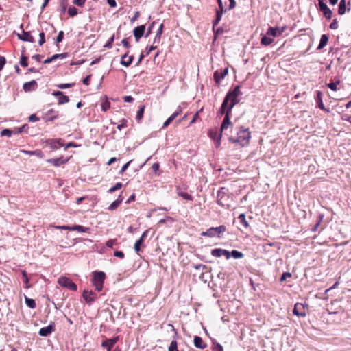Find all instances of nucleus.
I'll return each instance as SVG.
<instances>
[{
	"instance_id": "41",
	"label": "nucleus",
	"mask_w": 351,
	"mask_h": 351,
	"mask_svg": "<svg viewBox=\"0 0 351 351\" xmlns=\"http://www.w3.org/2000/svg\"><path fill=\"white\" fill-rule=\"evenodd\" d=\"M222 250L221 248H215L211 251V255L215 257H220L222 256Z\"/></svg>"
},
{
	"instance_id": "12",
	"label": "nucleus",
	"mask_w": 351,
	"mask_h": 351,
	"mask_svg": "<svg viewBox=\"0 0 351 351\" xmlns=\"http://www.w3.org/2000/svg\"><path fill=\"white\" fill-rule=\"evenodd\" d=\"M58 111L50 109L45 113L43 119H45V121H52L58 117Z\"/></svg>"
},
{
	"instance_id": "46",
	"label": "nucleus",
	"mask_w": 351,
	"mask_h": 351,
	"mask_svg": "<svg viewBox=\"0 0 351 351\" xmlns=\"http://www.w3.org/2000/svg\"><path fill=\"white\" fill-rule=\"evenodd\" d=\"M64 38V32L63 31H60L58 34V36L56 37V44L58 45V43H61L62 41Z\"/></svg>"
},
{
	"instance_id": "19",
	"label": "nucleus",
	"mask_w": 351,
	"mask_h": 351,
	"mask_svg": "<svg viewBox=\"0 0 351 351\" xmlns=\"http://www.w3.org/2000/svg\"><path fill=\"white\" fill-rule=\"evenodd\" d=\"M146 236H147V231L144 232L143 233V234L141 235V238L138 240H137L136 241V243H134V250L136 252L138 253L140 252L141 246L143 244V243L144 241V239L146 237Z\"/></svg>"
},
{
	"instance_id": "27",
	"label": "nucleus",
	"mask_w": 351,
	"mask_h": 351,
	"mask_svg": "<svg viewBox=\"0 0 351 351\" xmlns=\"http://www.w3.org/2000/svg\"><path fill=\"white\" fill-rule=\"evenodd\" d=\"M328 41V37L326 34H323L321 36L319 44L317 48V50H320L323 49L326 45Z\"/></svg>"
},
{
	"instance_id": "2",
	"label": "nucleus",
	"mask_w": 351,
	"mask_h": 351,
	"mask_svg": "<svg viewBox=\"0 0 351 351\" xmlns=\"http://www.w3.org/2000/svg\"><path fill=\"white\" fill-rule=\"evenodd\" d=\"M226 188H221L217 192V204L223 208H230L232 206V197L227 193Z\"/></svg>"
},
{
	"instance_id": "58",
	"label": "nucleus",
	"mask_w": 351,
	"mask_h": 351,
	"mask_svg": "<svg viewBox=\"0 0 351 351\" xmlns=\"http://www.w3.org/2000/svg\"><path fill=\"white\" fill-rule=\"evenodd\" d=\"M110 106V104L108 101H105V102L102 103V104H101L102 110L107 111V110L109 109Z\"/></svg>"
},
{
	"instance_id": "54",
	"label": "nucleus",
	"mask_w": 351,
	"mask_h": 351,
	"mask_svg": "<svg viewBox=\"0 0 351 351\" xmlns=\"http://www.w3.org/2000/svg\"><path fill=\"white\" fill-rule=\"evenodd\" d=\"M156 24V21H153L150 25L147 28V33L145 34V37H148L151 34H152V29L154 26V25Z\"/></svg>"
},
{
	"instance_id": "33",
	"label": "nucleus",
	"mask_w": 351,
	"mask_h": 351,
	"mask_svg": "<svg viewBox=\"0 0 351 351\" xmlns=\"http://www.w3.org/2000/svg\"><path fill=\"white\" fill-rule=\"evenodd\" d=\"M346 10V0H340L338 8V13L340 15L345 14Z\"/></svg>"
},
{
	"instance_id": "6",
	"label": "nucleus",
	"mask_w": 351,
	"mask_h": 351,
	"mask_svg": "<svg viewBox=\"0 0 351 351\" xmlns=\"http://www.w3.org/2000/svg\"><path fill=\"white\" fill-rule=\"evenodd\" d=\"M231 114H232V112L228 111L224 117V119H223V120L222 121V123H221V125L220 133L219 134V138H221V134H222L223 130H227L228 128L232 127V123L230 121Z\"/></svg>"
},
{
	"instance_id": "32",
	"label": "nucleus",
	"mask_w": 351,
	"mask_h": 351,
	"mask_svg": "<svg viewBox=\"0 0 351 351\" xmlns=\"http://www.w3.org/2000/svg\"><path fill=\"white\" fill-rule=\"evenodd\" d=\"M274 42V39L267 36V35H265L261 38V43L263 45L267 46L271 44Z\"/></svg>"
},
{
	"instance_id": "26",
	"label": "nucleus",
	"mask_w": 351,
	"mask_h": 351,
	"mask_svg": "<svg viewBox=\"0 0 351 351\" xmlns=\"http://www.w3.org/2000/svg\"><path fill=\"white\" fill-rule=\"evenodd\" d=\"M163 27H164V25L162 23L160 24V25L159 26L158 30H157V32H156V34L155 36V38L154 39V42L153 43H160V37H161V35L163 32Z\"/></svg>"
},
{
	"instance_id": "22",
	"label": "nucleus",
	"mask_w": 351,
	"mask_h": 351,
	"mask_svg": "<svg viewBox=\"0 0 351 351\" xmlns=\"http://www.w3.org/2000/svg\"><path fill=\"white\" fill-rule=\"evenodd\" d=\"M37 86V83L35 80H32L30 82H25L24 84H23V90L25 91V92H28V91H31L32 90H34V88H36Z\"/></svg>"
},
{
	"instance_id": "7",
	"label": "nucleus",
	"mask_w": 351,
	"mask_h": 351,
	"mask_svg": "<svg viewBox=\"0 0 351 351\" xmlns=\"http://www.w3.org/2000/svg\"><path fill=\"white\" fill-rule=\"evenodd\" d=\"M319 7L320 11L323 13L325 18L328 20H330L332 17V12L331 10L328 7V5L323 1H319Z\"/></svg>"
},
{
	"instance_id": "5",
	"label": "nucleus",
	"mask_w": 351,
	"mask_h": 351,
	"mask_svg": "<svg viewBox=\"0 0 351 351\" xmlns=\"http://www.w3.org/2000/svg\"><path fill=\"white\" fill-rule=\"evenodd\" d=\"M58 283L63 287L67 288L72 291H77V285L73 282V280L66 276H61L58 280Z\"/></svg>"
},
{
	"instance_id": "43",
	"label": "nucleus",
	"mask_w": 351,
	"mask_h": 351,
	"mask_svg": "<svg viewBox=\"0 0 351 351\" xmlns=\"http://www.w3.org/2000/svg\"><path fill=\"white\" fill-rule=\"evenodd\" d=\"M121 187H122V184L121 182H117V183L115 184V185L114 186L111 187L108 190V193H112L115 191H117V190L120 189Z\"/></svg>"
},
{
	"instance_id": "59",
	"label": "nucleus",
	"mask_w": 351,
	"mask_h": 351,
	"mask_svg": "<svg viewBox=\"0 0 351 351\" xmlns=\"http://www.w3.org/2000/svg\"><path fill=\"white\" fill-rule=\"evenodd\" d=\"M114 256L120 258H123L125 256L124 253L122 251L118 250L114 251Z\"/></svg>"
},
{
	"instance_id": "29",
	"label": "nucleus",
	"mask_w": 351,
	"mask_h": 351,
	"mask_svg": "<svg viewBox=\"0 0 351 351\" xmlns=\"http://www.w3.org/2000/svg\"><path fill=\"white\" fill-rule=\"evenodd\" d=\"M177 194L178 196L182 197L184 199H186V200H192L193 199V197L191 195L188 194L186 192L181 191L179 187L177 188Z\"/></svg>"
},
{
	"instance_id": "38",
	"label": "nucleus",
	"mask_w": 351,
	"mask_h": 351,
	"mask_svg": "<svg viewBox=\"0 0 351 351\" xmlns=\"http://www.w3.org/2000/svg\"><path fill=\"white\" fill-rule=\"evenodd\" d=\"M27 57L24 55V50L22 51V54L20 60V64L23 67H26L28 65Z\"/></svg>"
},
{
	"instance_id": "48",
	"label": "nucleus",
	"mask_w": 351,
	"mask_h": 351,
	"mask_svg": "<svg viewBox=\"0 0 351 351\" xmlns=\"http://www.w3.org/2000/svg\"><path fill=\"white\" fill-rule=\"evenodd\" d=\"M177 346H178L177 341L173 340L171 342L170 346L168 348V350L169 351H176L178 349Z\"/></svg>"
},
{
	"instance_id": "61",
	"label": "nucleus",
	"mask_w": 351,
	"mask_h": 351,
	"mask_svg": "<svg viewBox=\"0 0 351 351\" xmlns=\"http://www.w3.org/2000/svg\"><path fill=\"white\" fill-rule=\"evenodd\" d=\"M228 112V108H223L222 107L220 108L217 112V116H221L223 114H226Z\"/></svg>"
},
{
	"instance_id": "24",
	"label": "nucleus",
	"mask_w": 351,
	"mask_h": 351,
	"mask_svg": "<svg viewBox=\"0 0 351 351\" xmlns=\"http://www.w3.org/2000/svg\"><path fill=\"white\" fill-rule=\"evenodd\" d=\"M226 95L230 98L231 97H239L241 95L242 92L240 90V86H236L233 90H230Z\"/></svg>"
},
{
	"instance_id": "30",
	"label": "nucleus",
	"mask_w": 351,
	"mask_h": 351,
	"mask_svg": "<svg viewBox=\"0 0 351 351\" xmlns=\"http://www.w3.org/2000/svg\"><path fill=\"white\" fill-rule=\"evenodd\" d=\"M51 145L54 149H58L64 145L63 141L60 138L53 139L51 141Z\"/></svg>"
},
{
	"instance_id": "25",
	"label": "nucleus",
	"mask_w": 351,
	"mask_h": 351,
	"mask_svg": "<svg viewBox=\"0 0 351 351\" xmlns=\"http://www.w3.org/2000/svg\"><path fill=\"white\" fill-rule=\"evenodd\" d=\"M238 221L240 225L245 229L249 228L248 221L246 220L245 215L244 213H241L238 217Z\"/></svg>"
},
{
	"instance_id": "20",
	"label": "nucleus",
	"mask_w": 351,
	"mask_h": 351,
	"mask_svg": "<svg viewBox=\"0 0 351 351\" xmlns=\"http://www.w3.org/2000/svg\"><path fill=\"white\" fill-rule=\"evenodd\" d=\"M322 93L321 91H317V97H316V101H317V106L323 110H325L326 112H329V110L326 108L323 102H322Z\"/></svg>"
},
{
	"instance_id": "50",
	"label": "nucleus",
	"mask_w": 351,
	"mask_h": 351,
	"mask_svg": "<svg viewBox=\"0 0 351 351\" xmlns=\"http://www.w3.org/2000/svg\"><path fill=\"white\" fill-rule=\"evenodd\" d=\"M340 81H337V83L330 82L327 84V86L332 90L336 91L337 90V84H339Z\"/></svg>"
},
{
	"instance_id": "10",
	"label": "nucleus",
	"mask_w": 351,
	"mask_h": 351,
	"mask_svg": "<svg viewBox=\"0 0 351 351\" xmlns=\"http://www.w3.org/2000/svg\"><path fill=\"white\" fill-rule=\"evenodd\" d=\"M119 340V336L114 337L110 339H106L101 343V346L106 348L107 351H111L114 345Z\"/></svg>"
},
{
	"instance_id": "42",
	"label": "nucleus",
	"mask_w": 351,
	"mask_h": 351,
	"mask_svg": "<svg viewBox=\"0 0 351 351\" xmlns=\"http://www.w3.org/2000/svg\"><path fill=\"white\" fill-rule=\"evenodd\" d=\"M68 14L70 16L73 17L77 14V10L74 6H71L68 9Z\"/></svg>"
},
{
	"instance_id": "63",
	"label": "nucleus",
	"mask_w": 351,
	"mask_h": 351,
	"mask_svg": "<svg viewBox=\"0 0 351 351\" xmlns=\"http://www.w3.org/2000/svg\"><path fill=\"white\" fill-rule=\"evenodd\" d=\"M222 256H225L227 259L230 258L231 256V252H229L227 250H222Z\"/></svg>"
},
{
	"instance_id": "13",
	"label": "nucleus",
	"mask_w": 351,
	"mask_h": 351,
	"mask_svg": "<svg viewBox=\"0 0 351 351\" xmlns=\"http://www.w3.org/2000/svg\"><path fill=\"white\" fill-rule=\"evenodd\" d=\"M145 31V25H141L135 27L133 30L134 36L136 42H138L140 38L144 35Z\"/></svg>"
},
{
	"instance_id": "18",
	"label": "nucleus",
	"mask_w": 351,
	"mask_h": 351,
	"mask_svg": "<svg viewBox=\"0 0 351 351\" xmlns=\"http://www.w3.org/2000/svg\"><path fill=\"white\" fill-rule=\"evenodd\" d=\"M53 330V326L50 324L46 327L41 328L38 332V334L42 337H47Z\"/></svg>"
},
{
	"instance_id": "37",
	"label": "nucleus",
	"mask_w": 351,
	"mask_h": 351,
	"mask_svg": "<svg viewBox=\"0 0 351 351\" xmlns=\"http://www.w3.org/2000/svg\"><path fill=\"white\" fill-rule=\"evenodd\" d=\"M25 303L28 307H29L30 308H36V302L34 299L29 298L26 296H25Z\"/></svg>"
},
{
	"instance_id": "14",
	"label": "nucleus",
	"mask_w": 351,
	"mask_h": 351,
	"mask_svg": "<svg viewBox=\"0 0 351 351\" xmlns=\"http://www.w3.org/2000/svg\"><path fill=\"white\" fill-rule=\"evenodd\" d=\"M69 160V158H64V157L61 156L56 158H50L47 160V162L52 164L55 167H60L61 165H64Z\"/></svg>"
},
{
	"instance_id": "45",
	"label": "nucleus",
	"mask_w": 351,
	"mask_h": 351,
	"mask_svg": "<svg viewBox=\"0 0 351 351\" xmlns=\"http://www.w3.org/2000/svg\"><path fill=\"white\" fill-rule=\"evenodd\" d=\"M323 219H324V215L319 214L318 216V221L317 222V223L315 225L314 228L312 230L313 232H315L317 230V228L319 227L320 223L322 221Z\"/></svg>"
},
{
	"instance_id": "21",
	"label": "nucleus",
	"mask_w": 351,
	"mask_h": 351,
	"mask_svg": "<svg viewBox=\"0 0 351 351\" xmlns=\"http://www.w3.org/2000/svg\"><path fill=\"white\" fill-rule=\"evenodd\" d=\"M128 51H127L123 56H121V64L125 66H129L133 60H134V56H130L128 57V60H125V59L128 57Z\"/></svg>"
},
{
	"instance_id": "8",
	"label": "nucleus",
	"mask_w": 351,
	"mask_h": 351,
	"mask_svg": "<svg viewBox=\"0 0 351 351\" xmlns=\"http://www.w3.org/2000/svg\"><path fill=\"white\" fill-rule=\"evenodd\" d=\"M286 29V27H269L266 32V34L269 36H271L274 37L279 36H280Z\"/></svg>"
},
{
	"instance_id": "44",
	"label": "nucleus",
	"mask_w": 351,
	"mask_h": 351,
	"mask_svg": "<svg viewBox=\"0 0 351 351\" xmlns=\"http://www.w3.org/2000/svg\"><path fill=\"white\" fill-rule=\"evenodd\" d=\"M114 36L112 35L110 38L109 40H108V42L104 45V47L106 48H108V49H110L112 48V43L114 42Z\"/></svg>"
},
{
	"instance_id": "57",
	"label": "nucleus",
	"mask_w": 351,
	"mask_h": 351,
	"mask_svg": "<svg viewBox=\"0 0 351 351\" xmlns=\"http://www.w3.org/2000/svg\"><path fill=\"white\" fill-rule=\"evenodd\" d=\"M338 27H339V25H338L337 20L336 19H335L332 21V22L330 23V28L332 29H338Z\"/></svg>"
},
{
	"instance_id": "39",
	"label": "nucleus",
	"mask_w": 351,
	"mask_h": 351,
	"mask_svg": "<svg viewBox=\"0 0 351 351\" xmlns=\"http://www.w3.org/2000/svg\"><path fill=\"white\" fill-rule=\"evenodd\" d=\"M231 256H232L234 258H241L244 256V254L238 250H234L231 252Z\"/></svg>"
},
{
	"instance_id": "16",
	"label": "nucleus",
	"mask_w": 351,
	"mask_h": 351,
	"mask_svg": "<svg viewBox=\"0 0 351 351\" xmlns=\"http://www.w3.org/2000/svg\"><path fill=\"white\" fill-rule=\"evenodd\" d=\"M228 74V69L221 70L220 71H216L214 73V80L217 84H219L221 80L225 77Z\"/></svg>"
},
{
	"instance_id": "64",
	"label": "nucleus",
	"mask_w": 351,
	"mask_h": 351,
	"mask_svg": "<svg viewBox=\"0 0 351 351\" xmlns=\"http://www.w3.org/2000/svg\"><path fill=\"white\" fill-rule=\"evenodd\" d=\"M342 120L351 123V115L344 114L341 117Z\"/></svg>"
},
{
	"instance_id": "56",
	"label": "nucleus",
	"mask_w": 351,
	"mask_h": 351,
	"mask_svg": "<svg viewBox=\"0 0 351 351\" xmlns=\"http://www.w3.org/2000/svg\"><path fill=\"white\" fill-rule=\"evenodd\" d=\"M127 127V120L122 119L121 123L117 125V129L121 130L123 128Z\"/></svg>"
},
{
	"instance_id": "34",
	"label": "nucleus",
	"mask_w": 351,
	"mask_h": 351,
	"mask_svg": "<svg viewBox=\"0 0 351 351\" xmlns=\"http://www.w3.org/2000/svg\"><path fill=\"white\" fill-rule=\"evenodd\" d=\"M230 101V104L228 107V111L232 112L233 107L239 102V99L238 97H231Z\"/></svg>"
},
{
	"instance_id": "49",
	"label": "nucleus",
	"mask_w": 351,
	"mask_h": 351,
	"mask_svg": "<svg viewBox=\"0 0 351 351\" xmlns=\"http://www.w3.org/2000/svg\"><path fill=\"white\" fill-rule=\"evenodd\" d=\"M12 131L10 129H3L1 132V136H7L10 137L12 135Z\"/></svg>"
},
{
	"instance_id": "62",
	"label": "nucleus",
	"mask_w": 351,
	"mask_h": 351,
	"mask_svg": "<svg viewBox=\"0 0 351 351\" xmlns=\"http://www.w3.org/2000/svg\"><path fill=\"white\" fill-rule=\"evenodd\" d=\"M115 243H116V239H110L106 242V246L108 247L112 248Z\"/></svg>"
},
{
	"instance_id": "9",
	"label": "nucleus",
	"mask_w": 351,
	"mask_h": 351,
	"mask_svg": "<svg viewBox=\"0 0 351 351\" xmlns=\"http://www.w3.org/2000/svg\"><path fill=\"white\" fill-rule=\"evenodd\" d=\"M96 295V293L93 291L84 290L82 293L83 298L89 305H91L95 301Z\"/></svg>"
},
{
	"instance_id": "1",
	"label": "nucleus",
	"mask_w": 351,
	"mask_h": 351,
	"mask_svg": "<svg viewBox=\"0 0 351 351\" xmlns=\"http://www.w3.org/2000/svg\"><path fill=\"white\" fill-rule=\"evenodd\" d=\"M237 138L230 136L229 137V141L233 143H240L243 146L248 143L251 138L248 128H245L243 126L239 128V130L237 131Z\"/></svg>"
},
{
	"instance_id": "52",
	"label": "nucleus",
	"mask_w": 351,
	"mask_h": 351,
	"mask_svg": "<svg viewBox=\"0 0 351 351\" xmlns=\"http://www.w3.org/2000/svg\"><path fill=\"white\" fill-rule=\"evenodd\" d=\"M39 40H38V44L39 45H43L45 43V33L44 32H40L39 34Z\"/></svg>"
},
{
	"instance_id": "23",
	"label": "nucleus",
	"mask_w": 351,
	"mask_h": 351,
	"mask_svg": "<svg viewBox=\"0 0 351 351\" xmlns=\"http://www.w3.org/2000/svg\"><path fill=\"white\" fill-rule=\"evenodd\" d=\"M193 342L195 346L197 348L204 349L207 346V345L203 342L202 339L199 336H195Z\"/></svg>"
},
{
	"instance_id": "40",
	"label": "nucleus",
	"mask_w": 351,
	"mask_h": 351,
	"mask_svg": "<svg viewBox=\"0 0 351 351\" xmlns=\"http://www.w3.org/2000/svg\"><path fill=\"white\" fill-rule=\"evenodd\" d=\"M58 104L62 105L66 104L69 101V98L68 96L64 95V94L58 97Z\"/></svg>"
},
{
	"instance_id": "11",
	"label": "nucleus",
	"mask_w": 351,
	"mask_h": 351,
	"mask_svg": "<svg viewBox=\"0 0 351 351\" xmlns=\"http://www.w3.org/2000/svg\"><path fill=\"white\" fill-rule=\"evenodd\" d=\"M293 313L295 315L300 317H304L306 315L304 310V306L301 303H297L295 304Z\"/></svg>"
},
{
	"instance_id": "51",
	"label": "nucleus",
	"mask_w": 351,
	"mask_h": 351,
	"mask_svg": "<svg viewBox=\"0 0 351 351\" xmlns=\"http://www.w3.org/2000/svg\"><path fill=\"white\" fill-rule=\"evenodd\" d=\"M67 56H68L67 53H62L54 54L53 56H52V58H53V60H55L58 58L63 59V58L67 57Z\"/></svg>"
},
{
	"instance_id": "31",
	"label": "nucleus",
	"mask_w": 351,
	"mask_h": 351,
	"mask_svg": "<svg viewBox=\"0 0 351 351\" xmlns=\"http://www.w3.org/2000/svg\"><path fill=\"white\" fill-rule=\"evenodd\" d=\"M90 230L88 227H84L80 225H75L73 226H71V230H75L81 232H86Z\"/></svg>"
},
{
	"instance_id": "47",
	"label": "nucleus",
	"mask_w": 351,
	"mask_h": 351,
	"mask_svg": "<svg viewBox=\"0 0 351 351\" xmlns=\"http://www.w3.org/2000/svg\"><path fill=\"white\" fill-rule=\"evenodd\" d=\"M230 97H229L227 95L225 96L223 101L222 102L221 106L223 108H227L229 106V101Z\"/></svg>"
},
{
	"instance_id": "3",
	"label": "nucleus",
	"mask_w": 351,
	"mask_h": 351,
	"mask_svg": "<svg viewBox=\"0 0 351 351\" xmlns=\"http://www.w3.org/2000/svg\"><path fill=\"white\" fill-rule=\"evenodd\" d=\"M106 274L103 271H96L93 273L92 284L97 291L102 290Z\"/></svg>"
},
{
	"instance_id": "53",
	"label": "nucleus",
	"mask_w": 351,
	"mask_h": 351,
	"mask_svg": "<svg viewBox=\"0 0 351 351\" xmlns=\"http://www.w3.org/2000/svg\"><path fill=\"white\" fill-rule=\"evenodd\" d=\"M74 84H59L57 85V87L60 89L69 88L72 87Z\"/></svg>"
},
{
	"instance_id": "35",
	"label": "nucleus",
	"mask_w": 351,
	"mask_h": 351,
	"mask_svg": "<svg viewBox=\"0 0 351 351\" xmlns=\"http://www.w3.org/2000/svg\"><path fill=\"white\" fill-rule=\"evenodd\" d=\"M212 342L213 351H223V346L219 343L217 342L215 339H212Z\"/></svg>"
},
{
	"instance_id": "15",
	"label": "nucleus",
	"mask_w": 351,
	"mask_h": 351,
	"mask_svg": "<svg viewBox=\"0 0 351 351\" xmlns=\"http://www.w3.org/2000/svg\"><path fill=\"white\" fill-rule=\"evenodd\" d=\"M17 36L19 40L29 43H34L35 41L34 37L31 35L30 32H25L23 30L22 34H18Z\"/></svg>"
},
{
	"instance_id": "28",
	"label": "nucleus",
	"mask_w": 351,
	"mask_h": 351,
	"mask_svg": "<svg viewBox=\"0 0 351 351\" xmlns=\"http://www.w3.org/2000/svg\"><path fill=\"white\" fill-rule=\"evenodd\" d=\"M123 198L121 196H119V197L114 201L108 208L109 210H114L117 208V207L120 205V204L122 202Z\"/></svg>"
},
{
	"instance_id": "36",
	"label": "nucleus",
	"mask_w": 351,
	"mask_h": 351,
	"mask_svg": "<svg viewBox=\"0 0 351 351\" xmlns=\"http://www.w3.org/2000/svg\"><path fill=\"white\" fill-rule=\"evenodd\" d=\"M144 111H145V106H141L136 112V119L138 121H140L142 119V118L143 117Z\"/></svg>"
},
{
	"instance_id": "60",
	"label": "nucleus",
	"mask_w": 351,
	"mask_h": 351,
	"mask_svg": "<svg viewBox=\"0 0 351 351\" xmlns=\"http://www.w3.org/2000/svg\"><path fill=\"white\" fill-rule=\"evenodd\" d=\"M86 0H73V3L77 6H83Z\"/></svg>"
},
{
	"instance_id": "55",
	"label": "nucleus",
	"mask_w": 351,
	"mask_h": 351,
	"mask_svg": "<svg viewBox=\"0 0 351 351\" xmlns=\"http://www.w3.org/2000/svg\"><path fill=\"white\" fill-rule=\"evenodd\" d=\"M290 277H291V274L290 272H284L282 274L280 280V282H283V281L286 280V279L287 278H290Z\"/></svg>"
},
{
	"instance_id": "17",
	"label": "nucleus",
	"mask_w": 351,
	"mask_h": 351,
	"mask_svg": "<svg viewBox=\"0 0 351 351\" xmlns=\"http://www.w3.org/2000/svg\"><path fill=\"white\" fill-rule=\"evenodd\" d=\"M182 112V109L179 107L178 110L176 111L171 115L163 123L162 128H167Z\"/></svg>"
},
{
	"instance_id": "4",
	"label": "nucleus",
	"mask_w": 351,
	"mask_h": 351,
	"mask_svg": "<svg viewBox=\"0 0 351 351\" xmlns=\"http://www.w3.org/2000/svg\"><path fill=\"white\" fill-rule=\"evenodd\" d=\"M226 231V228L225 226L221 225L218 227H211L209 229H208L205 232H202L201 233L202 236L204 237H220L221 234H223Z\"/></svg>"
}]
</instances>
